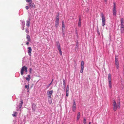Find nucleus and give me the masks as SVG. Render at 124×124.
<instances>
[{
	"label": "nucleus",
	"mask_w": 124,
	"mask_h": 124,
	"mask_svg": "<svg viewBox=\"0 0 124 124\" xmlns=\"http://www.w3.org/2000/svg\"><path fill=\"white\" fill-rule=\"evenodd\" d=\"M53 93V90H51L50 91H47V92L48 96V102L50 104H51L52 103V100L51 96Z\"/></svg>",
	"instance_id": "1"
},
{
	"label": "nucleus",
	"mask_w": 124,
	"mask_h": 124,
	"mask_svg": "<svg viewBox=\"0 0 124 124\" xmlns=\"http://www.w3.org/2000/svg\"><path fill=\"white\" fill-rule=\"evenodd\" d=\"M120 103L119 102L118 104H117L116 103L114 100L113 103V109L115 111H116L117 109H119L120 108Z\"/></svg>",
	"instance_id": "2"
},
{
	"label": "nucleus",
	"mask_w": 124,
	"mask_h": 124,
	"mask_svg": "<svg viewBox=\"0 0 124 124\" xmlns=\"http://www.w3.org/2000/svg\"><path fill=\"white\" fill-rule=\"evenodd\" d=\"M108 83H109V86L110 88H112V83L111 82V75L109 73L108 74Z\"/></svg>",
	"instance_id": "3"
},
{
	"label": "nucleus",
	"mask_w": 124,
	"mask_h": 124,
	"mask_svg": "<svg viewBox=\"0 0 124 124\" xmlns=\"http://www.w3.org/2000/svg\"><path fill=\"white\" fill-rule=\"evenodd\" d=\"M101 19L102 20V26H104L105 24L106 20L105 16L103 13H101Z\"/></svg>",
	"instance_id": "4"
},
{
	"label": "nucleus",
	"mask_w": 124,
	"mask_h": 124,
	"mask_svg": "<svg viewBox=\"0 0 124 124\" xmlns=\"http://www.w3.org/2000/svg\"><path fill=\"white\" fill-rule=\"evenodd\" d=\"M113 7L112 10L113 15L114 16H116V4L115 2L113 3Z\"/></svg>",
	"instance_id": "5"
},
{
	"label": "nucleus",
	"mask_w": 124,
	"mask_h": 124,
	"mask_svg": "<svg viewBox=\"0 0 124 124\" xmlns=\"http://www.w3.org/2000/svg\"><path fill=\"white\" fill-rule=\"evenodd\" d=\"M115 64L116 69H118L119 68V63L118 59L117 58H116V56L115 58Z\"/></svg>",
	"instance_id": "6"
},
{
	"label": "nucleus",
	"mask_w": 124,
	"mask_h": 124,
	"mask_svg": "<svg viewBox=\"0 0 124 124\" xmlns=\"http://www.w3.org/2000/svg\"><path fill=\"white\" fill-rule=\"evenodd\" d=\"M27 68L25 66L22 68L21 71V74L22 75H23V74L24 71H25L26 73L27 72Z\"/></svg>",
	"instance_id": "7"
},
{
	"label": "nucleus",
	"mask_w": 124,
	"mask_h": 124,
	"mask_svg": "<svg viewBox=\"0 0 124 124\" xmlns=\"http://www.w3.org/2000/svg\"><path fill=\"white\" fill-rule=\"evenodd\" d=\"M76 107V103L75 101L74 100H73V105L72 107V110L73 112H75V111Z\"/></svg>",
	"instance_id": "8"
},
{
	"label": "nucleus",
	"mask_w": 124,
	"mask_h": 124,
	"mask_svg": "<svg viewBox=\"0 0 124 124\" xmlns=\"http://www.w3.org/2000/svg\"><path fill=\"white\" fill-rule=\"evenodd\" d=\"M56 20L55 22V26L56 27H57L58 26L59 22V18L58 16H57L56 17Z\"/></svg>",
	"instance_id": "9"
},
{
	"label": "nucleus",
	"mask_w": 124,
	"mask_h": 124,
	"mask_svg": "<svg viewBox=\"0 0 124 124\" xmlns=\"http://www.w3.org/2000/svg\"><path fill=\"white\" fill-rule=\"evenodd\" d=\"M81 69L80 71V72L81 73H83L84 68V62L83 61H82L81 62Z\"/></svg>",
	"instance_id": "10"
},
{
	"label": "nucleus",
	"mask_w": 124,
	"mask_h": 124,
	"mask_svg": "<svg viewBox=\"0 0 124 124\" xmlns=\"http://www.w3.org/2000/svg\"><path fill=\"white\" fill-rule=\"evenodd\" d=\"M81 17L80 16H79V20L78 21V27H81Z\"/></svg>",
	"instance_id": "11"
},
{
	"label": "nucleus",
	"mask_w": 124,
	"mask_h": 124,
	"mask_svg": "<svg viewBox=\"0 0 124 124\" xmlns=\"http://www.w3.org/2000/svg\"><path fill=\"white\" fill-rule=\"evenodd\" d=\"M29 4L30 6V8H34L35 7V6L34 4V3H33L32 2H31L30 3H29Z\"/></svg>",
	"instance_id": "12"
},
{
	"label": "nucleus",
	"mask_w": 124,
	"mask_h": 124,
	"mask_svg": "<svg viewBox=\"0 0 124 124\" xmlns=\"http://www.w3.org/2000/svg\"><path fill=\"white\" fill-rule=\"evenodd\" d=\"M28 54L29 55L31 56V54L32 51V49L31 47H28Z\"/></svg>",
	"instance_id": "13"
},
{
	"label": "nucleus",
	"mask_w": 124,
	"mask_h": 124,
	"mask_svg": "<svg viewBox=\"0 0 124 124\" xmlns=\"http://www.w3.org/2000/svg\"><path fill=\"white\" fill-rule=\"evenodd\" d=\"M57 48L59 50L60 54V55H61L62 54V51L60 46L59 45H58L57 46Z\"/></svg>",
	"instance_id": "14"
},
{
	"label": "nucleus",
	"mask_w": 124,
	"mask_h": 124,
	"mask_svg": "<svg viewBox=\"0 0 124 124\" xmlns=\"http://www.w3.org/2000/svg\"><path fill=\"white\" fill-rule=\"evenodd\" d=\"M32 110L34 111H35L36 108V106L35 104H33L32 105Z\"/></svg>",
	"instance_id": "15"
},
{
	"label": "nucleus",
	"mask_w": 124,
	"mask_h": 124,
	"mask_svg": "<svg viewBox=\"0 0 124 124\" xmlns=\"http://www.w3.org/2000/svg\"><path fill=\"white\" fill-rule=\"evenodd\" d=\"M26 39H27V40L28 41H31L30 37L29 35H27Z\"/></svg>",
	"instance_id": "16"
},
{
	"label": "nucleus",
	"mask_w": 124,
	"mask_h": 124,
	"mask_svg": "<svg viewBox=\"0 0 124 124\" xmlns=\"http://www.w3.org/2000/svg\"><path fill=\"white\" fill-rule=\"evenodd\" d=\"M28 78L26 77L25 78V79L26 80L29 81L31 78L30 75H28Z\"/></svg>",
	"instance_id": "17"
},
{
	"label": "nucleus",
	"mask_w": 124,
	"mask_h": 124,
	"mask_svg": "<svg viewBox=\"0 0 124 124\" xmlns=\"http://www.w3.org/2000/svg\"><path fill=\"white\" fill-rule=\"evenodd\" d=\"M80 112H78L77 114V120H78L79 119L80 116Z\"/></svg>",
	"instance_id": "18"
},
{
	"label": "nucleus",
	"mask_w": 124,
	"mask_h": 124,
	"mask_svg": "<svg viewBox=\"0 0 124 124\" xmlns=\"http://www.w3.org/2000/svg\"><path fill=\"white\" fill-rule=\"evenodd\" d=\"M29 84H28V85H26L25 86V87L26 88H27V92H28L29 91Z\"/></svg>",
	"instance_id": "19"
},
{
	"label": "nucleus",
	"mask_w": 124,
	"mask_h": 124,
	"mask_svg": "<svg viewBox=\"0 0 124 124\" xmlns=\"http://www.w3.org/2000/svg\"><path fill=\"white\" fill-rule=\"evenodd\" d=\"M14 114H12V115L13 116L16 117L17 114V113L16 112H13Z\"/></svg>",
	"instance_id": "20"
},
{
	"label": "nucleus",
	"mask_w": 124,
	"mask_h": 124,
	"mask_svg": "<svg viewBox=\"0 0 124 124\" xmlns=\"http://www.w3.org/2000/svg\"><path fill=\"white\" fill-rule=\"evenodd\" d=\"M69 86L68 85H67L66 87V93H69Z\"/></svg>",
	"instance_id": "21"
},
{
	"label": "nucleus",
	"mask_w": 124,
	"mask_h": 124,
	"mask_svg": "<svg viewBox=\"0 0 124 124\" xmlns=\"http://www.w3.org/2000/svg\"><path fill=\"white\" fill-rule=\"evenodd\" d=\"M30 22L29 21H27V23L26 24V25L27 26L29 27L30 25Z\"/></svg>",
	"instance_id": "22"
},
{
	"label": "nucleus",
	"mask_w": 124,
	"mask_h": 124,
	"mask_svg": "<svg viewBox=\"0 0 124 124\" xmlns=\"http://www.w3.org/2000/svg\"><path fill=\"white\" fill-rule=\"evenodd\" d=\"M120 22L121 24H124V20L123 18H122L121 19Z\"/></svg>",
	"instance_id": "23"
},
{
	"label": "nucleus",
	"mask_w": 124,
	"mask_h": 124,
	"mask_svg": "<svg viewBox=\"0 0 124 124\" xmlns=\"http://www.w3.org/2000/svg\"><path fill=\"white\" fill-rule=\"evenodd\" d=\"M124 28H120L121 33H124Z\"/></svg>",
	"instance_id": "24"
},
{
	"label": "nucleus",
	"mask_w": 124,
	"mask_h": 124,
	"mask_svg": "<svg viewBox=\"0 0 124 124\" xmlns=\"http://www.w3.org/2000/svg\"><path fill=\"white\" fill-rule=\"evenodd\" d=\"M83 123H84V124H86V120L85 118H84Z\"/></svg>",
	"instance_id": "25"
},
{
	"label": "nucleus",
	"mask_w": 124,
	"mask_h": 124,
	"mask_svg": "<svg viewBox=\"0 0 124 124\" xmlns=\"http://www.w3.org/2000/svg\"><path fill=\"white\" fill-rule=\"evenodd\" d=\"M97 30L98 34L99 35H100V32H99V29H98V28H97Z\"/></svg>",
	"instance_id": "26"
},
{
	"label": "nucleus",
	"mask_w": 124,
	"mask_h": 124,
	"mask_svg": "<svg viewBox=\"0 0 124 124\" xmlns=\"http://www.w3.org/2000/svg\"><path fill=\"white\" fill-rule=\"evenodd\" d=\"M76 48H78V42H77L76 45Z\"/></svg>",
	"instance_id": "27"
},
{
	"label": "nucleus",
	"mask_w": 124,
	"mask_h": 124,
	"mask_svg": "<svg viewBox=\"0 0 124 124\" xmlns=\"http://www.w3.org/2000/svg\"><path fill=\"white\" fill-rule=\"evenodd\" d=\"M62 28H65V26L64 25V23L63 21H62Z\"/></svg>",
	"instance_id": "28"
},
{
	"label": "nucleus",
	"mask_w": 124,
	"mask_h": 124,
	"mask_svg": "<svg viewBox=\"0 0 124 124\" xmlns=\"http://www.w3.org/2000/svg\"><path fill=\"white\" fill-rule=\"evenodd\" d=\"M63 85L64 86H66V83L65 82V81L64 80H63Z\"/></svg>",
	"instance_id": "29"
},
{
	"label": "nucleus",
	"mask_w": 124,
	"mask_h": 124,
	"mask_svg": "<svg viewBox=\"0 0 124 124\" xmlns=\"http://www.w3.org/2000/svg\"><path fill=\"white\" fill-rule=\"evenodd\" d=\"M26 1L27 2H28L29 3H30L32 1V0H26Z\"/></svg>",
	"instance_id": "30"
},
{
	"label": "nucleus",
	"mask_w": 124,
	"mask_h": 124,
	"mask_svg": "<svg viewBox=\"0 0 124 124\" xmlns=\"http://www.w3.org/2000/svg\"><path fill=\"white\" fill-rule=\"evenodd\" d=\"M124 28V24H121V28Z\"/></svg>",
	"instance_id": "31"
},
{
	"label": "nucleus",
	"mask_w": 124,
	"mask_h": 124,
	"mask_svg": "<svg viewBox=\"0 0 124 124\" xmlns=\"http://www.w3.org/2000/svg\"><path fill=\"white\" fill-rule=\"evenodd\" d=\"M75 32H76V34L77 36H78V33L77 32V31L76 29V30L75 31Z\"/></svg>",
	"instance_id": "32"
},
{
	"label": "nucleus",
	"mask_w": 124,
	"mask_h": 124,
	"mask_svg": "<svg viewBox=\"0 0 124 124\" xmlns=\"http://www.w3.org/2000/svg\"><path fill=\"white\" fill-rule=\"evenodd\" d=\"M25 32L27 33H28L29 32V31H28V29H25Z\"/></svg>",
	"instance_id": "33"
},
{
	"label": "nucleus",
	"mask_w": 124,
	"mask_h": 124,
	"mask_svg": "<svg viewBox=\"0 0 124 124\" xmlns=\"http://www.w3.org/2000/svg\"><path fill=\"white\" fill-rule=\"evenodd\" d=\"M32 70V69L31 68H30V69L29 72H30V73H31Z\"/></svg>",
	"instance_id": "34"
},
{
	"label": "nucleus",
	"mask_w": 124,
	"mask_h": 124,
	"mask_svg": "<svg viewBox=\"0 0 124 124\" xmlns=\"http://www.w3.org/2000/svg\"><path fill=\"white\" fill-rule=\"evenodd\" d=\"M20 102H21V103L20 104V105H22V104H23V101L22 100V101H20Z\"/></svg>",
	"instance_id": "35"
},
{
	"label": "nucleus",
	"mask_w": 124,
	"mask_h": 124,
	"mask_svg": "<svg viewBox=\"0 0 124 124\" xmlns=\"http://www.w3.org/2000/svg\"><path fill=\"white\" fill-rule=\"evenodd\" d=\"M26 8V9L28 10L29 8V7L28 6H26L25 7Z\"/></svg>",
	"instance_id": "36"
},
{
	"label": "nucleus",
	"mask_w": 124,
	"mask_h": 124,
	"mask_svg": "<svg viewBox=\"0 0 124 124\" xmlns=\"http://www.w3.org/2000/svg\"><path fill=\"white\" fill-rule=\"evenodd\" d=\"M66 89V86H63V89L64 91H65Z\"/></svg>",
	"instance_id": "37"
},
{
	"label": "nucleus",
	"mask_w": 124,
	"mask_h": 124,
	"mask_svg": "<svg viewBox=\"0 0 124 124\" xmlns=\"http://www.w3.org/2000/svg\"><path fill=\"white\" fill-rule=\"evenodd\" d=\"M52 83V82H51V83H50V84H49V86H48L47 87V88H48V87H49V86H50V85H51V84Z\"/></svg>",
	"instance_id": "38"
},
{
	"label": "nucleus",
	"mask_w": 124,
	"mask_h": 124,
	"mask_svg": "<svg viewBox=\"0 0 124 124\" xmlns=\"http://www.w3.org/2000/svg\"><path fill=\"white\" fill-rule=\"evenodd\" d=\"M29 42H27L26 43V44L27 45H29Z\"/></svg>",
	"instance_id": "39"
},
{
	"label": "nucleus",
	"mask_w": 124,
	"mask_h": 124,
	"mask_svg": "<svg viewBox=\"0 0 124 124\" xmlns=\"http://www.w3.org/2000/svg\"><path fill=\"white\" fill-rule=\"evenodd\" d=\"M69 93H66V96H68Z\"/></svg>",
	"instance_id": "40"
},
{
	"label": "nucleus",
	"mask_w": 124,
	"mask_h": 124,
	"mask_svg": "<svg viewBox=\"0 0 124 124\" xmlns=\"http://www.w3.org/2000/svg\"><path fill=\"white\" fill-rule=\"evenodd\" d=\"M22 107V105H20L19 106V108H21Z\"/></svg>",
	"instance_id": "41"
},
{
	"label": "nucleus",
	"mask_w": 124,
	"mask_h": 124,
	"mask_svg": "<svg viewBox=\"0 0 124 124\" xmlns=\"http://www.w3.org/2000/svg\"><path fill=\"white\" fill-rule=\"evenodd\" d=\"M104 1H105V2H106L107 1V0H104Z\"/></svg>",
	"instance_id": "42"
},
{
	"label": "nucleus",
	"mask_w": 124,
	"mask_h": 124,
	"mask_svg": "<svg viewBox=\"0 0 124 124\" xmlns=\"http://www.w3.org/2000/svg\"><path fill=\"white\" fill-rule=\"evenodd\" d=\"M89 124H91V122H89Z\"/></svg>",
	"instance_id": "43"
},
{
	"label": "nucleus",
	"mask_w": 124,
	"mask_h": 124,
	"mask_svg": "<svg viewBox=\"0 0 124 124\" xmlns=\"http://www.w3.org/2000/svg\"><path fill=\"white\" fill-rule=\"evenodd\" d=\"M53 79H52V81L51 82L52 83V82H53Z\"/></svg>",
	"instance_id": "44"
}]
</instances>
